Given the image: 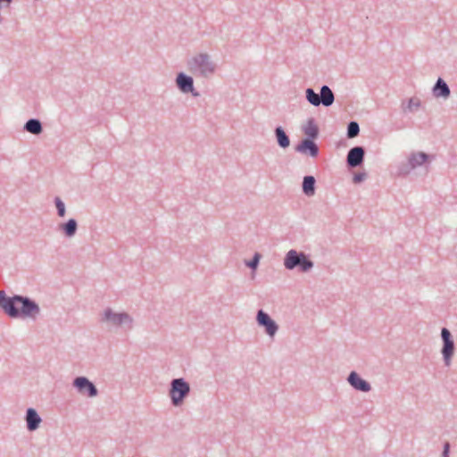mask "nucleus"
Wrapping results in <instances>:
<instances>
[{"mask_svg":"<svg viewBox=\"0 0 457 457\" xmlns=\"http://www.w3.org/2000/svg\"><path fill=\"white\" fill-rule=\"evenodd\" d=\"M0 308L10 318H31L35 320L40 313L38 304L29 297L22 295L7 296L0 290Z\"/></svg>","mask_w":457,"mask_h":457,"instance_id":"f257e3e1","label":"nucleus"},{"mask_svg":"<svg viewBox=\"0 0 457 457\" xmlns=\"http://www.w3.org/2000/svg\"><path fill=\"white\" fill-rule=\"evenodd\" d=\"M190 73L197 78L208 79L217 71V64L207 53H198L187 62Z\"/></svg>","mask_w":457,"mask_h":457,"instance_id":"f03ea898","label":"nucleus"},{"mask_svg":"<svg viewBox=\"0 0 457 457\" xmlns=\"http://www.w3.org/2000/svg\"><path fill=\"white\" fill-rule=\"evenodd\" d=\"M313 265V262L303 252L294 249L289 250L284 258V266L289 270L298 268L299 271L307 272L312 269Z\"/></svg>","mask_w":457,"mask_h":457,"instance_id":"7ed1b4c3","label":"nucleus"},{"mask_svg":"<svg viewBox=\"0 0 457 457\" xmlns=\"http://www.w3.org/2000/svg\"><path fill=\"white\" fill-rule=\"evenodd\" d=\"M189 393L190 385L184 378H174L171 380L169 395L173 406L182 405Z\"/></svg>","mask_w":457,"mask_h":457,"instance_id":"20e7f679","label":"nucleus"},{"mask_svg":"<svg viewBox=\"0 0 457 457\" xmlns=\"http://www.w3.org/2000/svg\"><path fill=\"white\" fill-rule=\"evenodd\" d=\"M306 99L308 102L314 105L319 106L323 104L326 107L332 105L335 100V96L328 86H322L320 88V95L315 93L312 88H307L305 91Z\"/></svg>","mask_w":457,"mask_h":457,"instance_id":"39448f33","label":"nucleus"},{"mask_svg":"<svg viewBox=\"0 0 457 457\" xmlns=\"http://www.w3.org/2000/svg\"><path fill=\"white\" fill-rule=\"evenodd\" d=\"M103 321H106L114 327H126L127 329L133 328V318L127 312H115L111 308H106L103 313Z\"/></svg>","mask_w":457,"mask_h":457,"instance_id":"423d86ee","label":"nucleus"},{"mask_svg":"<svg viewBox=\"0 0 457 457\" xmlns=\"http://www.w3.org/2000/svg\"><path fill=\"white\" fill-rule=\"evenodd\" d=\"M441 337L443 340V347L441 353L443 355L444 363L446 367H449L452 362V359L454 354V342L452 334L449 329L443 328L441 330Z\"/></svg>","mask_w":457,"mask_h":457,"instance_id":"0eeeda50","label":"nucleus"},{"mask_svg":"<svg viewBox=\"0 0 457 457\" xmlns=\"http://www.w3.org/2000/svg\"><path fill=\"white\" fill-rule=\"evenodd\" d=\"M72 385L81 395L95 397L98 395L96 386L86 377H77Z\"/></svg>","mask_w":457,"mask_h":457,"instance_id":"6e6552de","label":"nucleus"},{"mask_svg":"<svg viewBox=\"0 0 457 457\" xmlns=\"http://www.w3.org/2000/svg\"><path fill=\"white\" fill-rule=\"evenodd\" d=\"M256 321L259 326L265 328L266 334L270 337H273L278 330V324L263 310L257 312Z\"/></svg>","mask_w":457,"mask_h":457,"instance_id":"1a4fd4ad","label":"nucleus"},{"mask_svg":"<svg viewBox=\"0 0 457 457\" xmlns=\"http://www.w3.org/2000/svg\"><path fill=\"white\" fill-rule=\"evenodd\" d=\"M176 86L184 94L191 93L194 96H199V93L195 91L193 78L183 72L178 73Z\"/></svg>","mask_w":457,"mask_h":457,"instance_id":"9d476101","label":"nucleus"},{"mask_svg":"<svg viewBox=\"0 0 457 457\" xmlns=\"http://www.w3.org/2000/svg\"><path fill=\"white\" fill-rule=\"evenodd\" d=\"M365 156V150L362 146H354L351 148L346 156L348 167L356 168L362 164Z\"/></svg>","mask_w":457,"mask_h":457,"instance_id":"9b49d317","label":"nucleus"},{"mask_svg":"<svg viewBox=\"0 0 457 457\" xmlns=\"http://www.w3.org/2000/svg\"><path fill=\"white\" fill-rule=\"evenodd\" d=\"M347 381L355 390L365 393L371 390L370 384L368 381L362 379L355 371H352L349 374Z\"/></svg>","mask_w":457,"mask_h":457,"instance_id":"f8f14e48","label":"nucleus"},{"mask_svg":"<svg viewBox=\"0 0 457 457\" xmlns=\"http://www.w3.org/2000/svg\"><path fill=\"white\" fill-rule=\"evenodd\" d=\"M295 151L301 154L316 157L319 154V147L312 140L306 138L295 146Z\"/></svg>","mask_w":457,"mask_h":457,"instance_id":"ddd939ff","label":"nucleus"},{"mask_svg":"<svg viewBox=\"0 0 457 457\" xmlns=\"http://www.w3.org/2000/svg\"><path fill=\"white\" fill-rule=\"evenodd\" d=\"M58 229L66 237H73L78 230V222L75 219H70L64 223H60L58 225Z\"/></svg>","mask_w":457,"mask_h":457,"instance_id":"4468645a","label":"nucleus"},{"mask_svg":"<svg viewBox=\"0 0 457 457\" xmlns=\"http://www.w3.org/2000/svg\"><path fill=\"white\" fill-rule=\"evenodd\" d=\"M26 422H27V428L29 431L36 430L39 424L41 423L42 420L40 416L37 414V412L33 408H29L26 411Z\"/></svg>","mask_w":457,"mask_h":457,"instance_id":"2eb2a0df","label":"nucleus"},{"mask_svg":"<svg viewBox=\"0 0 457 457\" xmlns=\"http://www.w3.org/2000/svg\"><path fill=\"white\" fill-rule=\"evenodd\" d=\"M451 91L444 79L439 78L433 87V95L436 97L448 98Z\"/></svg>","mask_w":457,"mask_h":457,"instance_id":"dca6fc26","label":"nucleus"},{"mask_svg":"<svg viewBox=\"0 0 457 457\" xmlns=\"http://www.w3.org/2000/svg\"><path fill=\"white\" fill-rule=\"evenodd\" d=\"M429 156L423 152L411 153L409 156V164L411 169L422 165L428 160Z\"/></svg>","mask_w":457,"mask_h":457,"instance_id":"f3484780","label":"nucleus"},{"mask_svg":"<svg viewBox=\"0 0 457 457\" xmlns=\"http://www.w3.org/2000/svg\"><path fill=\"white\" fill-rule=\"evenodd\" d=\"M24 129L33 135H39L43 131L42 124L37 119H29L25 123Z\"/></svg>","mask_w":457,"mask_h":457,"instance_id":"a211bd4d","label":"nucleus"},{"mask_svg":"<svg viewBox=\"0 0 457 457\" xmlns=\"http://www.w3.org/2000/svg\"><path fill=\"white\" fill-rule=\"evenodd\" d=\"M275 137L278 145L282 148H287L290 145V139L285 130L281 127L275 129Z\"/></svg>","mask_w":457,"mask_h":457,"instance_id":"6ab92c4d","label":"nucleus"},{"mask_svg":"<svg viewBox=\"0 0 457 457\" xmlns=\"http://www.w3.org/2000/svg\"><path fill=\"white\" fill-rule=\"evenodd\" d=\"M303 191L308 195L312 196L315 193V179L312 176H305L303 181Z\"/></svg>","mask_w":457,"mask_h":457,"instance_id":"aec40b11","label":"nucleus"},{"mask_svg":"<svg viewBox=\"0 0 457 457\" xmlns=\"http://www.w3.org/2000/svg\"><path fill=\"white\" fill-rule=\"evenodd\" d=\"M303 133L310 138H316L319 134L318 126L315 123L314 119H309L307 124L303 128Z\"/></svg>","mask_w":457,"mask_h":457,"instance_id":"412c9836","label":"nucleus"},{"mask_svg":"<svg viewBox=\"0 0 457 457\" xmlns=\"http://www.w3.org/2000/svg\"><path fill=\"white\" fill-rule=\"evenodd\" d=\"M360 127L356 121H351L347 126V137L353 138L359 135Z\"/></svg>","mask_w":457,"mask_h":457,"instance_id":"4be33fe9","label":"nucleus"},{"mask_svg":"<svg viewBox=\"0 0 457 457\" xmlns=\"http://www.w3.org/2000/svg\"><path fill=\"white\" fill-rule=\"evenodd\" d=\"M420 106V101L417 97H411L409 99L407 105L403 107L404 111H409L411 112L417 111Z\"/></svg>","mask_w":457,"mask_h":457,"instance_id":"5701e85b","label":"nucleus"},{"mask_svg":"<svg viewBox=\"0 0 457 457\" xmlns=\"http://www.w3.org/2000/svg\"><path fill=\"white\" fill-rule=\"evenodd\" d=\"M54 204H55V207H56V210H57L58 216L61 217V218L64 217L65 214H66L65 204H64V203L62 202V200L59 196H56L54 198Z\"/></svg>","mask_w":457,"mask_h":457,"instance_id":"b1692460","label":"nucleus"},{"mask_svg":"<svg viewBox=\"0 0 457 457\" xmlns=\"http://www.w3.org/2000/svg\"><path fill=\"white\" fill-rule=\"evenodd\" d=\"M259 260H260V254L259 253H255L253 258L246 263V265L248 267H250L251 269H256V267L258 266V263H259Z\"/></svg>","mask_w":457,"mask_h":457,"instance_id":"393cba45","label":"nucleus"},{"mask_svg":"<svg viewBox=\"0 0 457 457\" xmlns=\"http://www.w3.org/2000/svg\"><path fill=\"white\" fill-rule=\"evenodd\" d=\"M366 178V174L365 173H356L354 174L353 176V183L357 184V183H360L361 181H363Z\"/></svg>","mask_w":457,"mask_h":457,"instance_id":"a878e982","label":"nucleus"},{"mask_svg":"<svg viewBox=\"0 0 457 457\" xmlns=\"http://www.w3.org/2000/svg\"><path fill=\"white\" fill-rule=\"evenodd\" d=\"M450 444L445 442L444 445L443 457H449Z\"/></svg>","mask_w":457,"mask_h":457,"instance_id":"bb28decb","label":"nucleus"}]
</instances>
